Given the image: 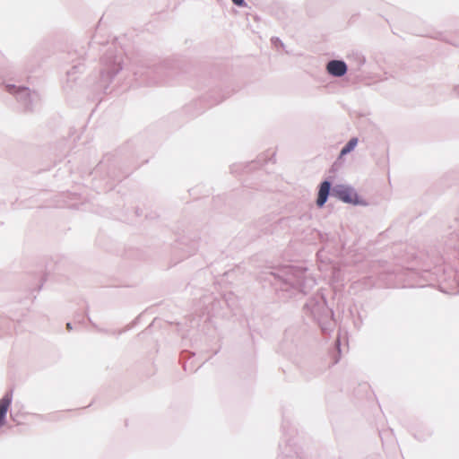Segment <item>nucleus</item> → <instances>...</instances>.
Returning <instances> with one entry per match:
<instances>
[{
	"mask_svg": "<svg viewBox=\"0 0 459 459\" xmlns=\"http://www.w3.org/2000/svg\"><path fill=\"white\" fill-rule=\"evenodd\" d=\"M333 195L338 197L340 200L349 204H358L357 194L350 187L338 186L333 188Z\"/></svg>",
	"mask_w": 459,
	"mask_h": 459,
	"instance_id": "f257e3e1",
	"label": "nucleus"
},
{
	"mask_svg": "<svg viewBox=\"0 0 459 459\" xmlns=\"http://www.w3.org/2000/svg\"><path fill=\"white\" fill-rule=\"evenodd\" d=\"M327 71L333 76H342L347 72V65L343 61L333 60L327 65Z\"/></svg>",
	"mask_w": 459,
	"mask_h": 459,
	"instance_id": "f03ea898",
	"label": "nucleus"
},
{
	"mask_svg": "<svg viewBox=\"0 0 459 459\" xmlns=\"http://www.w3.org/2000/svg\"><path fill=\"white\" fill-rule=\"evenodd\" d=\"M66 326H67V328H68V329H70V328H71V325H70V324H69V323L66 325Z\"/></svg>",
	"mask_w": 459,
	"mask_h": 459,
	"instance_id": "0eeeda50",
	"label": "nucleus"
},
{
	"mask_svg": "<svg viewBox=\"0 0 459 459\" xmlns=\"http://www.w3.org/2000/svg\"><path fill=\"white\" fill-rule=\"evenodd\" d=\"M329 191L330 183L327 181L323 182L320 186V189L318 192L317 205L322 206L325 203L327 196L329 195Z\"/></svg>",
	"mask_w": 459,
	"mask_h": 459,
	"instance_id": "20e7f679",
	"label": "nucleus"
},
{
	"mask_svg": "<svg viewBox=\"0 0 459 459\" xmlns=\"http://www.w3.org/2000/svg\"><path fill=\"white\" fill-rule=\"evenodd\" d=\"M358 143L357 138H351L348 143L342 149L341 151V156H344L347 153L351 152L354 148L356 147Z\"/></svg>",
	"mask_w": 459,
	"mask_h": 459,
	"instance_id": "39448f33",
	"label": "nucleus"
},
{
	"mask_svg": "<svg viewBox=\"0 0 459 459\" xmlns=\"http://www.w3.org/2000/svg\"><path fill=\"white\" fill-rule=\"evenodd\" d=\"M11 394H5L2 399H0V427L4 423L5 415L11 405Z\"/></svg>",
	"mask_w": 459,
	"mask_h": 459,
	"instance_id": "7ed1b4c3",
	"label": "nucleus"
},
{
	"mask_svg": "<svg viewBox=\"0 0 459 459\" xmlns=\"http://www.w3.org/2000/svg\"><path fill=\"white\" fill-rule=\"evenodd\" d=\"M238 6H244L246 4L244 0H231Z\"/></svg>",
	"mask_w": 459,
	"mask_h": 459,
	"instance_id": "423d86ee",
	"label": "nucleus"
}]
</instances>
